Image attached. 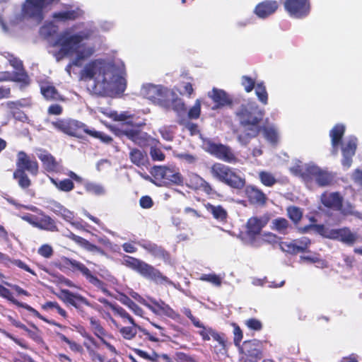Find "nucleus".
I'll use <instances>...</instances> for the list:
<instances>
[{
    "label": "nucleus",
    "instance_id": "473e14b6",
    "mask_svg": "<svg viewBox=\"0 0 362 362\" xmlns=\"http://www.w3.org/2000/svg\"><path fill=\"white\" fill-rule=\"evenodd\" d=\"M98 301L104 305L108 306L111 308L114 313L122 317L124 322L128 321L132 325H135V322L133 317L123 308L117 304L112 303L107 299L104 298H99Z\"/></svg>",
    "mask_w": 362,
    "mask_h": 362
},
{
    "label": "nucleus",
    "instance_id": "a19ab883",
    "mask_svg": "<svg viewBox=\"0 0 362 362\" xmlns=\"http://www.w3.org/2000/svg\"><path fill=\"white\" fill-rule=\"evenodd\" d=\"M311 165H308L303 168L299 165H296L290 168V172L293 175L299 177L307 186V184L310 180L309 171L311 168Z\"/></svg>",
    "mask_w": 362,
    "mask_h": 362
},
{
    "label": "nucleus",
    "instance_id": "5fc2aeb1",
    "mask_svg": "<svg viewBox=\"0 0 362 362\" xmlns=\"http://www.w3.org/2000/svg\"><path fill=\"white\" fill-rule=\"evenodd\" d=\"M264 138L270 143L275 144L278 141V134L276 131L272 127H267L262 125V131Z\"/></svg>",
    "mask_w": 362,
    "mask_h": 362
},
{
    "label": "nucleus",
    "instance_id": "052dcab7",
    "mask_svg": "<svg viewBox=\"0 0 362 362\" xmlns=\"http://www.w3.org/2000/svg\"><path fill=\"white\" fill-rule=\"evenodd\" d=\"M201 115V101L197 99L194 105L189 110L187 117L190 119H197Z\"/></svg>",
    "mask_w": 362,
    "mask_h": 362
},
{
    "label": "nucleus",
    "instance_id": "680f3d73",
    "mask_svg": "<svg viewBox=\"0 0 362 362\" xmlns=\"http://www.w3.org/2000/svg\"><path fill=\"white\" fill-rule=\"evenodd\" d=\"M280 247L283 251L286 252L292 255H296L299 253L298 247H297V243L295 240L292 242H282L280 244Z\"/></svg>",
    "mask_w": 362,
    "mask_h": 362
},
{
    "label": "nucleus",
    "instance_id": "6e6d98bb",
    "mask_svg": "<svg viewBox=\"0 0 362 362\" xmlns=\"http://www.w3.org/2000/svg\"><path fill=\"white\" fill-rule=\"evenodd\" d=\"M259 177L261 182L267 187H272L276 182L274 176L269 172L262 171L259 173Z\"/></svg>",
    "mask_w": 362,
    "mask_h": 362
},
{
    "label": "nucleus",
    "instance_id": "c85d7f7f",
    "mask_svg": "<svg viewBox=\"0 0 362 362\" xmlns=\"http://www.w3.org/2000/svg\"><path fill=\"white\" fill-rule=\"evenodd\" d=\"M320 199L325 207L334 210H340L343 206V199L339 192H324Z\"/></svg>",
    "mask_w": 362,
    "mask_h": 362
},
{
    "label": "nucleus",
    "instance_id": "49530a36",
    "mask_svg": "<svg viewBox=\"0 0 362 362\" xmlns=\"http://www.w3.org/2000/svg\"><path fill=\"white\" fill-rule=\"evenodd\" d=\"M170 94L172 95V101H170V106L168 109L171 107L177 113L185 112L186 111V106L182 99L179 98L173 91L170 90Z\"/></svg>",
    "mask_w": 362,
    "mask_h": 362
},
{
    "label": "nucleus",
    "instance_id": "3c124183",
    "mask_svg": "<svg viewBox=\"0 0 362 362\" xmlns=\"http://www.w3.org/2000/svg\"><path fill=\"white\" fill-rule=\"evenodd\" d=\"M287 215L295 224H298L303 217V211L298 206H291L287 208Z\"/></svg>",
    "mask_w": 362,
    "mask_h": 362
},
{
    "label": "nucleus",
    "instance_id": "58836bf2",
    "mask_svg": "<svg viewBox=\"0 0 362 362\" xmlns=\"http://www.w3.org/2000/svg\"><path fill=\"white\" fill-rule=\"evenodd\" d=\"M129 156L131 162L138 167L144 165L147 160L146 153L136 148H130Z\"/></svg>",
    "mask_w": 362,
    "mask_h": 362
},
{
    "label": "nucleus",
    "instance_id": "5701e85b",
    "mask_svg": "<svg viewBox=\"0 0 362 362\" xmlns=\"http://www.w3.org/2000/svg\"><path fill=\"white\" fill-rule=\"evenodd\" d=\"M208 96L215 103V107H213L214 110L233 105L232 98L222 89L213 88L211 92L208 93Z\"/></svg>",
    "mask_w": 362,
    "mask_h": 362
},
{
    "label": "nucleus",
    "instance_id": "ddd939ff",
    "mask_svg": "<svg viewBox=\"0 0 362 362\" xmlns=\"http://www.w3.org/2000/svg\"><path fill=\"white\" fill-rule=\"evenodd\" d=\"M284 7L289 16L295 18H304L310 12V0H284Z\"/></svg>",
    "mask_w": 362,
    "mask_h": 362
},
{
    "label": "nucleus",
    "instance_id": "412c9836",
    "mask_svg": "<svg viewBox=\"0 0 362 362\" xmlns=\"http://www.w3.org/2000/svg\"><path fill=\"white\" fill-rule=\"evenodd\" d=\"M197 327L201 329L199 331V334L201 336L203 341H209L212 339L217 341L223 349H226L227 340L223 333H219L212 327H206L203 323L202 327Z\"/></svg>",
    "mask_w": 362,
    "mask_h": 362
},
{
    "label": "nucleus",
    "instance_id": "de8ad7c7",
    "mask_svg": "<svg viewBox=\"0 0 362 362\" xmlns=\"http://www.w3.org/2000/svg\"><path fill=\"white\" fill-rule=\"evenodd\" d=\"M56 335L60 339L61 341L67 344L72 351L81 354L83 353V349L80 344H78L74 341L70 340L68 337H66L64 334L61 332H56Z\"/></svg>",
    "mask_w": 362,
    "mask_h": 362
},
{
    "label": "nucleus",
    "instance_id": "603ef678",
    "mask_svg": "<svg viewBox=\"0 0 362 362\" xmlns=\"http://www.w3.org/2000/svg\"><path fill=\"white\" fill-rule=\"evenodd\" d=\"M86 134L95 139H98L105 144H110L113 140L110 136L101 132H97L95 129H90L88 127Z\"/></svg>",
    "mask_w": 362,
    "mask_h": 362
},
{
    "label": "nucleus",
    "instance_id": "7c9ffc66",
    "mask_svg": "<svg viewBox=\"0 0 362 362\" xmlns=\"http://www.w3.org/2000/svg\"><path fill=\"white\" fill-rule=\"evenodd\" d=\"M38 158L42 162L44 169L49 172H57L59 168V163L56 158L46 150H42L37 155Z\"/></svg>",
    "mask_w": 362,
    "mask_h": 362
},
{
    "label": "nucleus",
    "instance_id": "7ed1b4c3",
    "mask_svg": "<svg viewBox=\"0 0 362 362\" xmlns=\"http://www.w3.org/2000/svg\"><path fill=\"white\" fill-rule=\"evenodd\" d=\"M16 166L13 177L22 189L27 190L32 185V181L26 172L37 176L39 173V163L34 156L21 151L17 153Z\"/></svg>",
    "mask_w": 362,
    "mask_h": 362
},
{
    "label": "nucleus",
    "instance_id": "f3484780",
    "mask_svg": "<svg viewBox=\"0 0 362 362\" xmlns=\"http://www.w3.org/2000/svg\"><path fill=\"white\" fill-rule=\"evenodd\" d=\"M125 76V71H119L116 66H115L112 78H111L108 84L104 83L103 88L109 90L118 95H122L127 88Z\"/></svg>",
    "mask_w": 362,
    "mask_h": 362
},
{
    "label": "nucleus",
    "instance_id": "4c0bfd02",
    "mask_svg": "<svg viewBox=\"0 0 362 362\" xmlns=\"http://www.w3.org/2000/svg\"><path fill=\"white\" fill-rule=\"evenodd\" d=\"M345 132V127L343 124H337L329 132L332 147L337 150L341 143Z\"/></svg>",
    "mask_w": 362,
    "mask_h": 362
},
{
    "label": "nucleus",
    "instance_id": "39448f33",
    "mask_svg": "<svg viewBox=\"0 0 362 362\" xmlns=\"http://www.w3.org/2000/svg\"><path fill=\"white\" fill-rule=\"evenodd\" d=\"M115 65L103 59H96L88 62L83 69L84 76L89 79H94L103 86L110 81L113 76Z\"/></svg>",
    "mask_w": 362,
    "mask_h": 362
},
{
    "label": "nucleus",
    "instance_id": "e2e57ef3",
    "mask_svg": "<svg viewBox=\"0 0 362 362\" xmlns=\"http://www.w3.org/2000/svg\"><path fill=\"white\" fill-rule=\"evenodd\" d=\"M197 180L199 182V189L208 195H211L216 193L211 184L205 180L203 177L197 175Z\"/></svg>",
    "mask_w": 362,
    "mask_h": 362
},
{
    "label": "nucleus",
    "instance_id": "1a4fd4ad",
    "mask_svg": "<svg viewBox=\"0 0 362 362\" xmlns=\"http://www.w3.org/2000/svg\"><path fill=\"white\" fill-rule=\"evenodd\" d=\"M119 131L122 135L127 136L140 147L151 146L156 141L146 132L141 131L138 127L130 122L122 123Z\"/></svg>",
    "mask_w": 362,
    "mask_h": 362
},
{
    "label": "nucleus",
    "instance_id": "09e8293b",
    "mask_svg": "<svg viewBox=\"0 0 362 362\" xmlns=\"http://www.w3.org/2000/svg\"><path fill=\"white\" fill-rule=\"evenodd\" d=\"M255 88V94L259 102L264 105H267L268 103V93L264 83L263 81L257 83Z\"/></svg>",
    "mask_w": 362,
    "mask_h": 362
},
{
    "label": "nucleus",
    "instance_id": "f704fd0d",
    "mask_svg": "<svg viewBox=\"0 0 362 362\" xmlns=\"http://www.w3.org/2000/svg\"><path fill=\"white\" fill-rule=\"evenodd\" d=\"M0 81H11L21 83L25 86L30 83L29 76L24 68L16 70L12 74L6 72L4 78H1Z\"/></svg>",
    "mask_w": 362,
    "mask_h": 362
},
{
    "label": "nucleus",
    "instance_id": "20e7f679",
    "mask_svg": "<svg viewBox=\"0 0 362 362\" xmlns=\"http://www.w3.org/2000/svg\"><path fill=\"white\" fill-rule=\"evenodd\" d=\"M123 264L128 268L136 272L145 279H149L156 284L173 285V283L160 270L144 261L136 257L125 255Z\"/></svg>",
    "mask_w": 362,
    "mask_h": 362
},
{
    "label": "nucleus",
    "instance_id": "0e129e2a",
    "mask_svg": "<svg viewBox=\"0 0 362 362\" xmlns=\"http://www.w3.org/2000/svg\"><path fill=\"white\" fill-rule=\"evenodd\" d=\"M122 303L130 308L136 315L139 316L143 315V310L129 297L125 296L124 299L122 300Z\"/></svg>",
    "mask_w": 362,
    "mask_h": 362
},
{
    "label": "nucleus",
    "instance_id": "69168bd1",
    "mask_svg": "<svg viewBox=\"0 0 362 362\" xmlns=\"http://www.w3.org/2000/svg\"><path fill=\"white\" fill-rule=\"evenodd\" d=\"M0 296L11 301L13 304L18 306L20 301L16 300L9 289L0 284Z\"/></svg>",
    "mask_w": 362,
    "mask_h": 362
},
{
    "label": "nucleus",
    "instance_id": "bf43d9fd",
    "mask_svg": "<svg viewBox=\"0 0 362 362\" xmlns=\"http://www.w3.org/2000/svg\"><path fill=\"white\" fill-rule=\"evenodd\" d=\"M245 325L247 327L252 331L259 332L263 328L262 322L255 317H251L245 321Z\"/></svg>",
    "mask_w": 362,
    "mask_h": 362
},
{
    "label": "nucleus",
    "instance_id": "2eb2a0df",
    "mask_svg": "<svg viewBox=\"0 0 362 362\" xmlns=\"http://www.w3.org/2000/svg\"><path fill=\"white\" fill-rule=\"evenodd\" d=\"M309 173L310 180L307 187H311L314 181L319 187L329 186L333 182L334 177L332 173L317 165H312Z\"/></svg>",
    "mask_w": 362,
    "mask_h": 362
},
{
    "label": "nucleus",
    "instance_id": "37998d69",
    "mask_svg": "<svg viewBox=\"0 0 362 362\" xmlns=\"http://www.w3.org/2000/svg\"><path fill=\"white\" fill-rule=\"evenodd\" d=\"M89 321L92 332L98 339H100V340L103 339L107 335V332L101 325L99 320L94 317H91L89 318Z\"/></svg>",
    "mask_w": 362,
    "mask_h": 362
},
{
    "label": "nucleus",
    "instance_id": "c03bdc74",
    "mask_svg": "<svg viewBox=\"0 0 362 362\" xmlns=\"http://www.w3.org/2000/svg\"><path fill=\"white\" fill-rule=\"evenodd\" d=\"M18 307L25 309L26 310H28V312L32 313L35 317H37L38 319L47 322L49 325L57 326L59 327H62V325H60L58 322H56L54 320H48L45 317L42 316L36 309L33 308V307H31L30 305H28L27 303L21 302Z\"/></svg>",
    "mask_w": 362,
    "mask_h": 362
},
{
    "label": "nucleus",
    "instance_id": "f257e3e1",
    "mask_svg": "<svg viewBox=\"0 0 362 362\" xmlns=\"http://www.w3.org/2000/svg\"><path fill=\"white\" fill-rule=\"evenodd\" d=\"M93 33L90 28H85L76 33H71V29H66L57 36L54 45L59 46L60 52L64 56L75 55L71 64L79 67L95 52L93 47L83 43L92 37Z\"/></svg>",
    "mask_w": 362,
    "mask_h": 362
},
{
    "label": "nucleus",
    "instance_id": "4d7b16f0",
    "mask_svg": "<svg viewBox=\"0 0 362 362\" xmlns=\"http://www.w3.org/2000/svg\"><path fill=\"white\" fill-rule=\"evenodd\" d=\"M232 326L233 327V343L238 349L242 345L241 341L243 338V332L238 324L233 323Z\"/></svg>",
    "mask_w": 362,
    "mask_h": 362
},
{
    "label": "nucleus",
    "instance_id": "c756f323",
    "mask_svg": "<svg viewBox=\"0 0 362 362\" xmlns=\"http://www.w3.org/2000/svg\"><path fill=\"white\" fill-rule=\"evenodd\" d=\"M245 194L250 204L264 206L267 203V195L257 187L249 185L245 188Z\"/></svg>",
    "mask_w": 362,
    "mask_h": 362
},
{
    "label": "nucleus",
    "instance_id": "b1692460",
    "mask_svg": "<svg viewBox=\"0 0 362 362\" xmlns=\"http://www.w3.org/2000/svg\"><path fill=\"white\" fill-rule=\"evenodd\" d=\"M357 148L356 138H350L347 142L342 146V159L341 164L344 168H349L352 164V158L355 155Z\"/></svg>",
    "mask_w": 362,
    "mask_h": 362
},
{
    "label": "nucleus",
    "instance_id": "dca6fc26",
    "mask_svg": "<svg viewBox=\"0 0 362 362\" xmlns=\"http://www.w3.org/2000/svg\"><path fill=\"white\" fill-rule=\"evenodd\" d=\"M57 296L65 304L71 305L79 311L82 310L83 305L90 306V303L87 298L69 289L60 290Z\"/></svg>",
    "mask_w": 362,
    "mask_h": 362
},
{
    "label": "nucleus",
    "instance_id": "774afa93",
    "mask_svg": "<svg viewBox=\"0 0 362 362\" xmlns=\"http://www.w3.org/2000/svg\"><path fill=\"white\" fill-rule=\"evenodd\" d=\"M199 279L203 281L209 282L216 286L221 285V279L216 274H202Z\"/></svg>",
    "mask_w": 362,
    "mask_h": 362
},
{
    "label": "nucleus",
    "instance_id": "a18cd8bd",
    "mask_svg": "<svg viewBox=\"0 0 362 362\" xmlns=\"http://www.w3.org/2000/svg\"><path fill=\"white\" fill-rule=\"evenodd\" d=\"M139 325L135 323V325L132 327H123L119 329V332L125 339H135V342L137 344L138 341V332Z\"/></svg>",
    "mask_w": 362,
    "mask_h": 362
},
{
    "label": "nucleus",
    "instance_id": "79ce46f5",
    "mask_svg": "<svg viewBox=\"0 0 362 362\" xmlns=\"http://www.w3.org/2000/svg\"><path fill=\"white\" fill-rule=\"evenodd\" d=\"M50 182L56 187V188L64 192H69L74 189V182L69 178L62 180L50 177Z\"/></svg>",
    "mask_w": 362,
    "mask_h": 362
},
{
    "label": "nucleus",
    "instance_id": "bb28decb",
    "mask_svg": "<svg viewBox=\"0 0 362 362\" xmlns=\"http://www.w3.org/2000/svg\"><path fill=\"white\" fill-rule=\"evenodd\" d=\"M83 15V11L80 8L54 12L52 18L57 23H66L74 21Z\"/></svg>",
    "mask_w": 362,
    "mask_h": 362
},
{
    "label": "nucleus",
    "instance_id": "423d86ee",
    "mask_svg": "<svg viewBox=\"0 0 362 362\" xmlns=\"http://www.w3.org/2000/svg\"><path fill=\"white\" fill-rule=\"evenodd\" d=\"M211 176L231 188L241 189L245 186V179L235 169L221 163H214L209 169Z\"/></svg>",
    "mask_w": 362,
    "mask_h": 362
},
{
    "label": "nucleus",
    "instance_id": "f03ea898",
    "mask_svg": "<svg viewBox=\"0 0 362 362\" xmlns=\"http://www.w3.org/2000/svg\"><path fill=\"white\" fill-rule=\"evenodd\" d=\"M240 125L243 128V133L238 136V140L247 144L257 137L262 131V122L264 111L255 101L242 104L235 113Z\"/></svg>",
    "mask_w": 362,
    "mask_h": 362
},
{
    "label": "nucleus",
    "instance_id": "0eeeda50",
    "mask_svg": "<svg viewBox=\"0 0 362 362\" xmlns=\"http://www.w3.org/2000/svg\"><path fill=\"white\" fill-rule=\"evenodd\" d=\"M59 0H25L22 4L21 15L24 18L32 19L40 23L44 18V11Z\"/></svg>",
    "mask_w": 362,
    "mask_h": 362
},
{
    "label": "nucleus",
    "instance_id": "aec40b11",
    "mask_svg": "<svg viewBox=\"0 0 362 362\" xmlns=\"http://www.w3.org/2000/svg\"><path fill=\"white\" fill-rule=\"evenodd\" d=\"M327 237L330 239L337 240L348 245H353L358 239L357 234L351 232L347 227L332 229Z\"/></svg>",
    "mask_w": 362,
    "mask_h": 362
},
{
    "label": "nucleus",
    "instance_id": "864d4df0",
    "mask_svg": "<svg viewBox=\"0 0 362 362\" xmlns=\"http://www.w3.org/2000/svg\"><path fill=\"white\" fill-rule=\"evenodd\" d=\"M41 308L44 310H48L50 309H56L59 315H60L64 319L68 317L66 311L63 309L59 304L56 301H47L41 305Z\"/></svg>",
    "mask_w": 362,
    "mask_h": 362
},
{
    "label": "nucleus",
    "instance_id": "13d9d810",
    "mask_svg": "<svg viewBox=\"0 0 362 362\" xmlns=\"http://www.w3.org/2000/svg\"><path fill=\"white\" fill-rule=\"evenodd\" d=\"M63 264L73 272H76L82 262L69 257H64L62 259Z\"/></svg>",
    "mask_w": 362,
    "mask_h": 362
},
{
    "label": "nucleus",
    "instance_id": "f8f14e48",
    "mask_svg": "<svg viewBox=\"0 0 362 362\" xmlns=\"http://www.w3.org/2000/svg\"><path fill=\"white\" fill-rule=\"evenodd\" d=\"M151 174L157 180L164 185H182L184 178L181 173L174 168L165 166H154L151 170Z\"/></svg>",
    "mask_w": 362,
    "mask_h": 362
},
{
    "label": "nucleus",
    "instance_id": "6ab92c4d",
    "mask_svg": "<svg viewBox=\"0 0 362 362\" xmlns=\"http://www.w3.org/2000/svg\"><path fill=\"white\" fill-rule=\"evenodd\" d=\"M150 302L149 310L156 315H163L177 321L180 320V315L163 300H160L158 301L153 298H150Z\"/></svg>",
    "mask_w": 362,
    "mask_h": 362
},
{
    "label": "nucleus",
    "instance_id": "6e6552de",
    "mask_svg": "<svg viewBox=\"0 0 362 362\" xmlns=\"http://www.w3.org/2000/svg\"><path fill=\"white\" fill-rule=\"evenodd\" d=\"M141 94L144 98L151 100L153 104L165 108L170 106V90L160 85L146 84L141 88Z\"/></svg>",
    "mask_w": 362,
    "mask_h": 362
},
{
    "label": "nucleus",
    "instance_id": "a878e982",
    "mask_svg": "<svg viewBox=\"0 0 362 362\" xmlns=\"http://www.w3.org/2000/svg\"><path fill=\"white\" fill-rule=\"evenodd\" d=\"M76 272H80L90 284L101 290L105 294H110L107 284L94 275L84 264L82 263Z\"/></svg>",
    "mask_w": 362,
    "mask_h": 362
},
{
    "label": "nucleus",
    "instance_id": "72a5a7b5",
    "mask_svg": "<svg viewBox=\"0 0 362 362\" xmlns=\"http://www.w3.org/2000/svg\"><path fill=\"white\" fill-rule=\"evenodd\" d=\"M67 237L74 241L75 243L85 249L86 250L90 252H103V250L101 247L97 246L95 244L91 243L88 240L77 235L74 234V233L71 232Z\"/></svg>",
    "mask_w": 362,
    "mask_h": 362
},
{
    "label": "nucleus",
    "instance_id": "393cba45",
    "mask_svg": "<svg viewBox=\"0 0 362 362\" xmlns=\"http://www.w3.org/2000/svg\"><path fill=\"white\" fill-rule=\"evenodd\" d=\"M277 1L265 0L259 3L255 8V13L260 18H266L274 13L279 8Z\"/></svg>",
    "mask_w": 362,
    "mask_h": 362
},
{
    "label": "nucleus",
    "instance_id": "2f4dec72",
    "mask_svg": "<svg viewBox=\"0 0 362 362\" xmlns=\"http://www.w3.org/2000/svg\"><path fill=\"white\" fill-rule=\"evenodd\" d=\"M204 207L216 221L221 223H226L227 221L228 217V211L223 206L214 205L208 202L204 204Z\"/></svg>",
    "mask_w": 362,
    "mask_h": 362
},
{
    "label": "nucleus",
    "instance_id": "9d476101",
    "mask_svg": "<svg viewBox=\"0 0 362 362\" xmlns=\"http://www.w3.org/2000/svg\"><path fill=\"white\" fill-rule=\"evenodd\" d=\"M238 349L243 362H258L263 357V342L259 339L245 340Z\"/></svg>",
    "mask_w": 362,
    "mask_h": 362
},
{
    "label": "nucleus",
    "instance_id": "8fccbe9b",
    "mask_svg": "<svg viewBox=\"0 0 362 362\" xmlns=\"http://www.w3.org/2000/svg\"><path fill=\"white\" fill-rule=\"evenodd\" d=\"M58 30L57 25H54L52 22H49L44 24L40 29V33L45 38H49L57 34Z\"/></svg>",
    "mask_w": 362,
    "mask_h": 362
},
{
    "label": "nucleus",
    "instance_id": "ea45409f",
    "mask_svg": "<svg viewBox=\"0 0 362 362\" xmlns=\"http://www.w3.org/2000/svg\"><path fill=\"white\" fill-rule=\"evenodd\" d=\"M272 223L271 228L282 235L288 234V230L292 228L289 221L282 217L274 219Z\"/></svg>",
    "mask_w": 362,
    "mask_h": 362
},
{
    "label": "nucleus",
    "instance_id": "338daca9",
    "mask_svg": "<svg viewBox=\"0 0 362 362\" xmlns=\"http://www.w3.org/2000/svg\"><path fill=\"white\" fill-rule=\"evenodd\" d=\"M241 84L244 87L246 93H250L255 87V81L248 76H243L241 78Z\"/></svg>",
    "mask_w": 362,
    "mask_h": 362
},
{
    "label": "nucleus",
    "instance_id": "4468645a",
    "mask_svg": "<svg viewBox=\"0 0 362 362\" xmlns=\"http://www.w3.org/2000/svg\"><path fill=\"white\" fill-rule=\"evenodd\" d=\"M269 219L268 216H264L262 217L252 216L247 220L246 223V235L252 245H259L257 243V238L261 235L262 230L266 226Z\"/></svg>",
    "mask_w": 362,
    "mask_h": 362
},
{
    "label": "nucleus",
    "instance_id": "4be33fe9",
    "mask_svg": "<svg viewBox=\"0 0 362 362\" xmlns=\"http://www.w3.org/2000/svg\"><path fill=\"white\" fill-rule=\"evenodd\" d=\"M40 89L42 95L48 101H64V96L59 92L52 82L41 81L40 83Z\"/></svg>",
    "mask_w": 362,
    "mask_h": 362
},
{
    "label": "nucleus",
    "instance_id": "cd10ccee",
    "mask_svg": "<svg viewBox=\"0 0 362 362\" xmlns=\"http://www.w3.org/2000/svg\"><path fill=\"white\" fill-rule=\"evenodd\" d=\"M142 248L151 254L153 257L163 260L165 262H170V254L162 246L156 243L147 242L141 244Z\"/></svg>",
    "mask_w": 362,
    "mask_h": 362
},
{
    "label": "nucleus",
    "instance_id": "a211bd4d",
    "mask_svg": "<svg viewBox=\"0 0 362 362\" xmlns=\"http://www.w3.org/2000/svg\"><path fill=\"white\" fill-rule=\"evenodd\" d=\"M209 149L211 154L219 160L227 163H235L237 158L232 149L222 144L211 143L209 145Z\"/></svg>",
    "mask_w": 362,
    "mask_h": 362
},
{
    "label": "nucleus",
    "instance_id": "e433bc0d",
    "mask_svg": "<svg viewBox=\"0 0 362 362\" xmlns=\"http://www.w3.org/2000/svg\"><path fill=\"white\" fill-rule=\"evenodd\" d=\"M41 217L38 219L37 228L51 232L58 231V227L55 221L44 212L40 214Z\"/></svg>",
    "mask_w": 362,
    "mask_h": 362
},
{
    "label": "nucleus",
    "instance_id": "c9c22d12",
    "mask_svg": "<svg viewBox=\"0 0 362 362\" xmlns=\"http://www.w3.org/2000/svg\"><path fill=\"white\" fill-rule=\"evenodd\" d=\"M138 346H144L146 341H151L153 343H159L158 339L156 337V332L151 330L142 327H138Z\"/></svg>",
    "mask_w": 362,
    "mask_h": 362
},
{
    "label": "nucleus",
    "instance_id": "9b49d317",
    "mask_svg": "<svg viewBox=\"0 0 362 362\" xmlns=\"http://www.w3.org/2000/svg\"><path fill=\"white\" fill-rule=\"evenodd\" d=\"M52 124L57 130L78 139L83 137L88 128L86 124L73 119H57Z\"/></svg>",
    "mask_w": 362,
    "mask_h": 362
}]
</instances>
